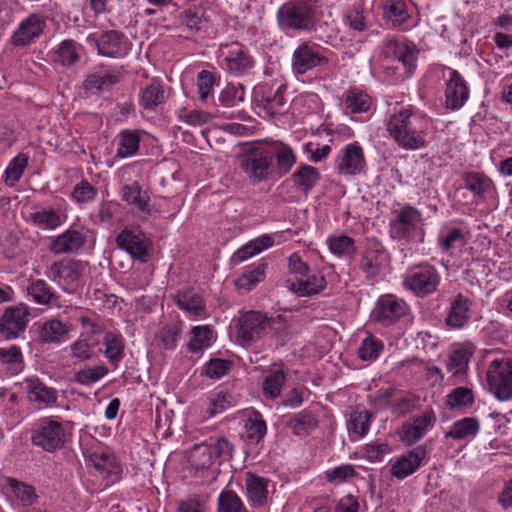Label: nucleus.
<instances>
[{"instance_id": "680f3d73", "label": "nucleus", "mask_w": 512, "mask_h": 512, "mask_svg": "<svg viewBox=\"0 0 512 512\" xmlns=\"http://www.w3.org/2000/svg\"><path fill=\"white\" fill-rule=\"evenodd\" d=\"M178 119L189 126L197 127L209 123L212 120V115L207 111L189 110L183 107L178 111Z\"/></svg>"}, {"instance_id": "338daca9", "label": "nucleus", "mask_w": 512, "mask_h": 512, "mask_svg": "<svg viewBox=\"0 0 512 512\" xmlns=\"http://www.w3.org/2000/svg\"><path fill=\"white\" fill-rule=\"evenodd\" d=\"M218 512H247L241 499L233 491H224L218 498Z\"/></svg>"}, {"instance_id": "052dcab7", "label": "nucleus", "mask_w": 512, "mask_h": 512, "mask_svg": "<svg viewBox=\"0 0 512 512\" xmlns=\"http://www.w3.org/2000/svg\"><path fill=\"white\" fill-rule=\"evenodd\" d=\"M383 350V343L381 340L375 338L371 334L362 341L358 348V356L361 360L371 361L375 360Z\"/></svg>"}, {"instance_id": "a18cd8bd", "label": "nucleus", "mask_w": 512, "mask_h": 512, "mask_svg": "<svg viewBox=\"0 0 512 512\" xmlns=\"http://www.w3.org/2000/svg\"><path fill=\"white\" fill-rule=\"evenodd\" d=\"M78 59V44L72 39L63 40L55 51L54 61L63 66H72Z\"/></svg>"}, {"instance_id": "f8f14e48", "label": "nucleus", "mask_w": 512, "mask_h": 512, "mask_svg": "<svg viewBox=\"0 0 512 512\" xmlns=\"http://www.w3.org/2000/svg\"><path fill=\"white\" fill-rule=\"evenodd\" d=\"M87 41L95 45L98 54L104 57L117 58L127 54L128 48L123 33L110 30L103 33L99 38L90 35Z\"/></svg>"}, {"instance_id": "69168bd1", "label": "nucleus", "mask_w": 512, "mask_h": 512, "mask_svg": "<svg viewBox=\"0 0 512 512\" xmlns=\"http://www.w3.org/2000/svg\"><path fill=\"white\" fill-rule=\"evenodd\" d=\"M94 344L87 339H78L70 346V357L73 363H82L89 360L93 355Z\"/></svg>"}, {"instance_id": "49530a36", "label": "nucleus", "mask_w": 512, "mask_h": 512, "mask_svg": "<svg viewBox=\"0 0 512 512\" xmlns=\"http://www.w3.org/2000/svg\"><path fill=\"white\" fill-rule=\"evenodd\" d=\"M139 144L140 137L137 131H122L119 136L117 156L126 158L136 154L139 149Z\"/></svg>"}, {"instance_id": "39448f33", "label": "nucleus", "mask_w": 512, "mask_h": 512, "mask_svg": "<svg viewBox=\"0 0 512 512\" xmlns=\"http://www.w3.org/2000/svg\"><path fill=\"white\" fill-rule=\"evenodd\" d=\"M487 382L495 397L501 401L512 398V361L495 358L487 370Z\"/></svg>"}, {"instance_id": "aec40b11", "label": "nucleus", "mask_w": 512, "mask_h": 512, "mask_svg": "<svg viewBox=\"0 0 512 512\" xmlns=\"http://www.w3.org/2000/svg\"><path fill=\"white\" fill-rule=\"evenodd\" d=\"M426 456V451L422 447H417L406 455L398 458L391 467V475L397 479H404L413 474L422 463Z\"/></svg>"}, {"instance_id": "9b49d317", "label": "nucleus", "mask_w": 512, "mask_h": 512, "mask_svg": "<svg viewBox=\"0 0 512 512\" xmlns=\"http://www.w3.org/2000/svg\"><path fill=\"white\" fill-rule=\"evenodd\" d=\"M328 64V58L320 53L317 44L301 43L293 53L292 68L297 74H304L317 66Z\"/></svg>"}, {"instance_id": "1a4fd4ad", "label": "nucleus", "mask_w": 512, "mask_h": 512, "mask_svg": "<svg viewBox=\"0 0 512 512\" xmlns=\"http://www.w3.org/2000/svg\"><path fill=\"white\" fill-rule=\"evenodd\" d=\"M393 219L389 223V233L394 240L411 239L421 221V212L406 204L393 211Z\"/></svg>"}, {"instance_id": "c03bdc74", "label": "nucleus", "mask_w": 512, "mask_h": 512, "mask_svg": "<svg viewBox=\"0 0 512 512\" xmlns=\"http://www.w3.org/2000/svg\"><path fill=\"white\" fill-rule=\"evenodd\" d=\"M478 430V421L474 418L467 417L456 421L451 429L446 433V437L461 440L475 436L478 433Z\"/></svg>"}, {"instance_id": "5701e85b", "label": "nucleus", "mask_w": 512, "mask_h": 512, "mask_svg": "<svg viewBox=\"0 0 512 512\" xmlns=\"http://www.w3.org/2000/svg\"><path fill=\"white\" fill-rule=\"evenodd\" d=\"M71 331V325L58 319H49L39 324L38 337L45 344H60Z\"/></svg>"}, {"instance_id": "f3484780", "label": "nucleus", "mask_w": 512, "mask_h": 512, "mask_svg": "<svg viewBox=\"0 0 512 512\" xmlns=\"http://www.w3.org/2000/svg\"><path fill=\"white\" fill-rule=\"evenodd\" d=\"M446 105L451 109L461 108L469 98L466 81L457 70L450 69L445 89Z\"/></svg>"}, {"instance_id": "bb28decb", "label": "nucleus", "mask_w": 512, "mask_h": 512, "mask_svg": "<svg viewBox=\"0 0 512 512\" xmlns=\"http://www.w3.org/2000/svg\"><path fill=\"white\" fill-rule=\"evenodd\" d=\"M50 272L55 279H63L66 283L70 284L80 278L83 272V265L79 260L63 259L52 263Z\"/></svg>"}, {"instance_id": "13d9d810", "label": "nucleus", "mask_w": 512, "mask_h": 512, "mask_svg": "<svg viewBox=\"0 0 512 512\" xmlns=\"http://www.w3.org/2000/svg\"><path fill=\"white\" fill-rule=\"evenodd\" d=\"M108 372V368L104 365L87 367L75 373L73 376V381L81 385L89 386L99 381L101 378L107 375Z\"/></svg>"}, {"instance_id": "6e6d98bb", "label": "nucleus", "mask_w": 512, "mask_h": 512, "mask_svg": "<svg viewBox=\"0 0 512 512\" xmlns=\"http://www.w3.org/2000/svg\"><path fill=\"white\" fill-rule=\"evenodd\" d=\"M191 340L188 344V349L191 352L201 351L211 344L212 330L209 326H195L191 330Z\"/></svg>"}, {"instance_id": "f257e3e1", "label": "nucleus", "mask_w": 512, "mask_h": 512, "mask_svg": "<svg viewBox=\"0 0 512 512\" xmlns=\"http://www.w3.org/2000/svg\"><path fill=\"white\" fill-rule=\"evenodd\" d=\"M277 21L282 30L312 31L316 25L315 7L311 0H290L278 9Z\"/></svg>"}, {"instance_id": "3c124183", "label": "nucleus", "mask_w": 512, "mask_h": 512, "mask_svg": "<svg viewBox=\"0 0 512 512\" xmlns=\"http://www.w3.org/2000/svg\"><path fill=\"white\" fill-rule=\"evenodd\" d=\"M383 17L389 20L393 26H401L409 18L406 4L400 0L391 1L384 7Z\"/></svg>"}, {"instance_id": "2eb2a0df", "label": "nucleus", "mask_w": 512, "mask_h": 512, "mask_svg": "<svg viewBox=\"0 0 512 512\" xmlns=\"http://www.w3.org/2000/svg\"><path fill=\"white\" fill-rule=\"evenodd\" d=\"M219 53L224 57L226 68L231 73L240 74L253 66L248 50L237 42L220 45Z\"/></svg>"}, {"instance_id": "ea45409f", "label": "nucleus", "mask_w": 512, "mask_h": 512, "mask_svg": "<svg viewBox=\"0 0 512 512\" xmlns=\"http://www.w3.org/2000/svg\"><path fill=\"white\" fill-rule=\"evenodd\" d=\"M372 104L370 96L357 88H350L345 94V106L352 113L367 112Z\"/></svg>"}, {"instance_id": "0e129e2a", "label": "nucleus", "mask_w": 512, "mask_h": 512, "mask_svg": "<svg viewBox=\"0 0 512 512\" xmlns=\"http://www.w3.org/2000/svg\"><path fill=\"white\" fill-rule=\"evenodd\" d=\"M465 187L477 196H483L490 188V179L477 172H469L464 176Z\"/></svg>"}, {"instance_id": "bf43d9fd", "label": "nucleus", "mask_w": 512, "mask_h": 512, "mask_svg": "<svg viewBox=\"0 0 512 512\" xmlns=\"http://www.w3.org/2000/svg\"><path fill=\"white\" fill-rule=\"evenodd\" d=\"M31 220L41 229L53 230L61 225V218L53 209L41 210L32 213Z\"/></svg>"}, {"instance_id": "20e7f679", "label": "nucleus", "mask_w": 512, "mask_h": 512, "mask_svg": "<svg viewBox=\"0 0 512 512\" xmlns=\"http://www.w3.org/2000/svg\"><path fill=\"white\" fill-rule=\"evenodd\" d=\"M67 440L62 423L52 417H44L34 424L31 430V442L46 452H54L64 447Z\"/></svg>"}, {"instance_id": "8fccbe9b", "label": "nucleus", "mask_w": 512, "mask_h": 512, "mask_svg": "<svg viewBox=\"0 0 512 512\" xmlns=\"http://www.w3.org/2000/svg\"><path fill=\"white\" fill-rule=\"evenodd\" d=\"M267 264L260 263L250 271L243 273L239 278L235 280V285L238 289L250 291L255 287L256 284L263 281L265 277V270Z\"/></svg>"}, {"instance_id": "a878e982", "label": "nucleus", "mask_w": 512, "mask_h": 512, "mask_svg": "<svg viewBox=\"0 0 512 512\" xmlns=\"http://www.w3.org/2000/svg\"><path fill=\"white\" fill-rule=\"evenodd\" d=\"M285 90L286 87L281 85L274 93L271 91L260 93V91H257L256 102L258 107L262 108L270 116L283 113L286 105L284 98Z\"/></svg>"}, {"instance_id": "f03ea898", "label": "nucleus", "mask_w": 512, "mask_h": 512, "mask_svg": "<svg viewBox=\"0 0 512 512\" xmlns=\"http://www.w3.org/2000/svg\"><path fill=\"white\" fill-rule=\"evenodd\" d=\"M274 156L275 151L268 147H250L239 157V167L252 184H258L273 174Z\"/></svg>"}, {"instance_id": "de8ad7c7", "label": "nucleus", "mask_w": 512, "mask_h": 512, "mask_svg": "<svg viewBox=\"0 0 512 512\" xmlns=\"http://www.w3.org/2000/svg\"><path fill=\"white\" fill-rule=\"evenodd\" d=\"M474 402L473 392L467 387H457L453 389L447 396L445 405L450 410L461 409L471 406Z\"/></svg>"}, {"instance_id": "6e6552de", "label": "nucleus", "mask_w": 512, "mask_h": 512, "mask_svg": "<svg viewBox=\"0 0 512 512\" xmlns=\"http://www.w3.org/2000/svg\"><path fill=\"white\" fill-rule=\"evenodd\" d=\"M268 332V317L258 311H248L238 319L237 339L249 346L262 339Z\"/></svg>"}, {"instance_id": "4c0bfd02", "label": "nucleus", "mask_w": 512, "mask_h": 512, "mask_svg": "<svg viewBox=\"0 0 512 512\" xmlns=\"http://www.w3.org/2000/svg\"><path fill=\"white\" fill-rule=\"evenodd\" d=\"M287 425L294 435L303 436L317 428L318 420L311 412L302 411L292 417Z\"/></svg>"}, {"instance_id": "9d476101", "label": "nucleus", "mask_w": 512, "mask_h": 512, "mask_svg": "<svg viewBox=\"0 0 512 512\" xmlns=\"http://www.w3.org/2000/svg\"><path fill=\"white\" fill-rule=\"evenodd\" d=\"M29 308L23 304L8 307L0 318V334L5 340L16 339L28 325Z\"/></svg>"}, {"instance_id": "4468645a", "label": "nucleus", "mask_w": 512, "mask_h": 512, "mask_svg": "<svg viewBox=\"0 0 512 512\" xmlns=\"http://www.w3.org/2000/svg\"><path fill=\"white\" fill-rule=\"evenodd\" d=\"M406 314V304L393 295L381 296L373 311L375 321L384 326H390Z\"/></svg>"}, {"instance_id": "79ce46f5", "label": "nucleus", "mask_w": 512, "mask_h": 512, "mask_svg": "<svg viewBox=\"0 0 512 512\" xmlns=\"http://www.w3.org/2000/svg\"><path fill=\"white\" fill-rule=\"evenodd\" d=\"M246 440L249 444H258L265 436L267 427L261 414L257 411L245 423Z\"/></svg>"}, {"instance_id": "6ab92c4d", "label": "nucleus", "mask_w": 512, "mask_h": 512, "mask_svg": "<svg viewBox=\"0 0 512 512\" xmlns=\"http://www.w3.org/2000/svg\"><path fill=\"white\" fill-rule=\"evenodd\" d=\"M45 22L36 14L28 16L21 22L19 28L12 36V43L15 46H27L43 32Z\"/></svg>"}, {"instance_id": "a19ab883", "label": "nucleus", "mask_w": 512, "mask_h": 512, "mask_svg": "<svg viewBox=\"0 0 512 512\" xmlns=\"http://www.w3.org/2000/svg\"><path fill=\"white\" fill-rule=\"evenodd\" d=\"M372 414L366 409H356L350 413L347 423L348 431L359 437L365 436L370 427Z\"/></svg>"}, {"instance_id": "b1692460", "label": "nucleus", "mask_w": 512, "mask_h": 512, "mask_svg": "<svg viewBox=\"0 0 512 512\" xmlns=\"http://www.w3.org/2000/svg\"><path fill=\"white\" fill-rule=\"evenodd\" d=\"M472 301L465 297L463 294H457L451 302L449 312L445 319V323L448 327L453 329H460L470 319V307Z\"/></svg>"}, {"instance_id": "423d86ee", "label": "nucleus", "mask_w": 512, "mask_h": 512, "mask_svg": "<svg viewBox=\"0 0 512 512\" xmlns=\"http://www.w3.org/2000/svg\"><path fill=\"white\" fill-rule=\"evenodd\" d=\"M440 280V274L433 265L422 263L407 274L403 285L418 297H425L436 292Z\"/></svg>"}, {"instance_id": "a211bd4d", "label": "nucleus", "mask_w": 512, "mask_h": 512, "mask_svg": "<svg viewBox=\"0 0 512 512\" xmlns=\"http://www.w3.org/2000/svg\"><path fill=\"white\" fill-rule=\"evenodd\" d=\"M385 254L384 246L377 239L369 241V246L363 254L359 265L366 278H373L380 273L386 257Z\"/></svg>"}, {"instance_id": "393cba45", "label": "nucleus", "mask_w": 512, "mask_h": 512, "mask_svg": "<svg viewBox=\"0 0 512 512\" xmlns=\"http://www.w3.org/2000/svg\"><path fill=\"white\" fill-rule=\"evenodd\" d=\"M84 243L85 238L82 233L76 230H67L51 239L49 249L54 254L70 253L78 250Z\"/></svg>"}, {"instance_id": "5fc2aeb1", "label": "nucleus", "mask_w": 512, "mask_h": 512, "mask_svg": "<svg viewBox=\"0 0 512 512\" xmlns=\"http://www.w3.org/2000/svg\"><path fill=\"white\" fill-rule=\"evenodd\" d=\"M28 159L26 154L20 153L9 163L5 171L6 185L13 187L20 180L28 165Z\"/></svg>"}, {"instance_id": "4be33fe9", "label": "nucleus", "mask_w": 512, "mask_h": 512, "mask_svg": "<svg viewBox=\"0 0 512 512\" xmlns=\"http://www.w3.org/2000/svg\"><path fill=\"white\" fill-rule=\"evenodd\" d=\"M386 48L388 53L402 62L409 75L414 72L419 51L412 42L391 39L387 41Z\"/></svg>"}, {"instance_id": "58836bf2", "label": "nucleus", "mask_w": 512, "mask_h": 512, "mask_svg": "<svg viewBox=\"0 0 512 512\" xmlns=\"http://www.w3.org/2000/svg\"><path fill=\"white\" fill-rule=\"evenodd\" d=\"M327 245L330 252L337 257L352 258L356 253L355 241L348 235L330 236Z\"/></svg>"}, {"instance_id": "7ed1b4c3", "label": "nucleus", "mask_w": 512, "mask_h": 512, "mask_svg": "<svg viewBox=\"0 0 512 512\" xmlns=\"http://www.w3.org/2000/svg\"><path fill=\"white\" fill-rule=\"evenodd\" d=\"M412 112L403 109L390 116L387 131L390 137L406 150H416L424 146L425 140L411 121Z\"/></svg>"}, {"instance_id": "7c9ffc66", "label": "nucleus", "mask_w": 512, "mask_h": 512, "mask_svg": "<svg viewBox=\"0 0 512 512\" xmlns=\"http://www.w3.org/2000/svg\"><path fill=\"white\" fill-rule=\"evenodd\" d=\"M165 101V90L157 80H152L140 93L139 105L145 109L154 111Z\"/></svg>"}, {"instance_id": "c85d7f7f", "label": "nucleus", "mask_w": 512, "mask_h": 512, "mask_svg": "<svg viewBox=\"0 0 512 512\" xmlns=\"http://www.w3.org/2000/svg\"><path fill=\"white\" fill-rule=\"evenodd\" d=\"M320 180V173L315 167L302 165L292 174L294 187L308 195Z\"/></svg>"}, {"instance_id": "473e14b6", "label": "nucleus", "mask_w": 512, "mask_h": 512, "mask_svg": "<svg viewBox=\"0 0 512 512\" xmlns=\"http://www.w3.org/2000/svg\"><path fill=\"white\" fill-rule=\"evenodd\" d=\"M274 240L269 235L261 236L253 241H250L240 249H238L231 257L232 264H239L250 257L259 254L263 250L271 247Z\"/></svg>"}, {"instance_id": "c9c22d12", "label": "nucleus", "mask_w": 512, "mask_h": 512, "mask_svg": "<svg viewBox=\"0 0 512 512\" xmlns=\"http://www.w3.org/2000/svg\"><path fill=\"white\" fill-rule=\"evenodd\" d=\"M26 383L31 400L45 405H51L56 402L57 392L53 388L47 387L38 378L28 379Z\"/></svg>"}, {"instance_id": "c756f323", "label": "nucleus", "mask_w": 512, "mask_h": 512, "mask_svg": "<svg viewBox=\"0 0 512 512\" xmlns=\"http://www.w3.org/2000/svg\"><path fill=\"white\" fill-rule=\"evenodd\" d=\"M6 485L10 493L23 507H30L38 501V495L32 485L11 477L6 479Z\"/></svg>"}, {"instance_id": "ddd939ff", "label": "nucleus", "mask_w": 512, "mask_h": 512, "mask_svg": "<svg viewBox=\"0 0 512 512\" xmlns=\"http://www.w3.org/2000/svg\"><path fill=\"white\" fill-rule=\"evenodd\" d=\"M121 196L122 200L127 205L132 206L142 219H147L156 212L151 204L149 192L142 190L137 181L124 185L121 189Z\"/></svg>"}, {"instance_id": "37998d69", "label": "nucleus", "mask_w": 512, "mask_h": 512, "mask_svg": "<svg viewBox=\"0 0 512 512\" xmlns=\"http://www.w3.org/2000/svg\"><path fill=\"white\" fill-rule=\"evenodd\" d=\"M286 373L282 369L271 371L262 384L263 395L267 399H276L285 383Z\"/></svg>"}, {"instance_id": "09e8293b", "label": "nucleus", "mask_w": 512, "mask_h": 512, "mask_svg": "<svg viewBox=\"0 0 512 512\" xmlns=\"http://www.w3.org/2000/svg\"><path fill=\"white\" fill-rule=\"evenodd\" d=\"M209 444L196 445L190 453L189 462L195 470L209 468L214 463V457Z\"/></svg>"}, {"instance_id": "4d7b16f0", "label": "nucleus", "mask_w": 512, "mask_h": 512, "mask_svg": "<svg viewBox=\"0 0 512 512\" xmlns=\"http://www.w3.org/2000/svg\"><path fill=\"white\" fill-rule=\"evenodd\" d=\"M103 344L105 346V355L108 360L114 364H117L123 357L124 344L123 339L120 335L108 333Z\"/></svg>"}, {"instance_id": "603ef678", "label": "nucleus", "mask_w": 512, "mask_h": 512, "mask_svg": "<svg viewBox=\"0 0 512 512\" xmlns=\"http://www.w3.org/2000/svg\"><path fill=\"white\" fill-rule=\"evenodd\" d=\"M27 292L36 303L41 305L50 304L53 299L57 298L47 283L41 279L31 282L27 287Z\"/></svg>"}, {"instance_id": "412c9836", "label": "nucleus", "mask_w": 512, "mask_h": 512, "mask_svg": "<svg viewBox=\"0 0 512 512\" xmlns=\"http://www.w3.org/2000/svg\"><path fill=\"white\" fill-rule=\"evenodd\" d=\"M434 421L435 417L432 410L424 412L421 416L414 417L411 423L403 425L402 441L408 445L414 444L426 434Z\"/></svg>"}, {"instance_id": "f704fd0d", "label": "nucleus", "mask_w": 512, "mask_h": 512, "mask_svg": "<svg viewBox=\"0 0 512 512\" xmlns=\"http://www.w3.org/2000/svg\"><path fill=\"white\" fill-rule=\"evenodd\" d=\"M247 493L254 506H262L267 502L268 481L260 476L248 474L246 480Z\"/></svg>"}, {"instance_id": "72a5a7b5", "label": "nucleus", "mask_w": 512, "mask_h": 512, "mask_svg": "<svg viewBox=\"0 0 512 512\" xmlns=\"http://www.w3.org/2000/svg\"><path fill=\"white\" fill-rule=\"evenodd\" d=\"M287 287L299 296H310L320 293L326 287V280L322 275H311L306 280L287 281Z\"/></svg>"}, {"instance_id": "2f4dec72", "label": "nucleus", "mask_w": 512, "mask_h": 512, "mask_svg": "<svg viewBox=\"0 0 512 512\" xmlns=\"http://www.w3.org/2000/svg\"><path fill=\"white\" fill-rule=\"evenodd\" d=\"M119 80L120 74L116 71L92 73L86 77L83 83V87L86 90V92L90 94H98L102 90L107 89L110 86L118 83Z\"/></svg>"}, {"instance_id": "e433bc0d", "label": "nucleus", "mask_w": 512, "mask_h": 512, "mask_svg": "<svg viewBox=\"0 0 512 512\" xmlns=\"http://www.w3.org/2000/svg\"><path fill=\"white\" fill-rule=\"evenodd\" d=\"M180 23L194 32L208 28V19L205 16L204 8L201 6H194L183 11L180 15Z\"/></svg>"}, {"instance_id": "864d4df0", "label": "nucleus", "mask_w": 512, "mask_h": 512, "mask_svg": "<svg viewBox=\"0 0 512 512\" xmlns=\"http://www.w3.org/2000/svg\"><path fill=\"white\" fill-rule=\"evenodd\" d=\"M89 459L93 464L94 468L102 475L109 476L114 473L117 465L115 456L106 451L93 452Z\"/></svg>"}, {"instance_id": "774afa93", "label": "nucleus", "mask_w": 512, "mask_h": 512, "mask_svg": "<svg viewBox=\"0 0 512 512\" xmlns=\"http://www.w3.org/2000/svg\"><path fill=\"white\" fill-rule=\"evenodd\" d=\"M207 495L192 494L181 500L177 512H206Z\"/></svg>"}, {"instance_id": "cd10ccee", "label": "nucleus", "mask_w": 512, "mask_h": 512, "mask_svg": "<svg viewBox=\"0 0 512 512\" xmlns=\"http://www.w3.org/2000/svg\"><path fill=\"white\" fill-rule=\"evenodd\" d=\"M173 298L175 304L181 310L187 311L194 316H200L204 312L205 302L203 298L190 288L178 291Z\"/></svg>"}, {"instance_id": "dca6fc26", "label": "nucleus", "mask_w": 512, "mask_h": 512, "mask_svg": "<svg viewBox=\"0 0 512 512\" xmlns=\"http://www.w3.org/2000/svg\"><path fill=\"white\" fill-rule=\"evenodd\" d=\"M366 161L363 149L356 143L345 146L338 157L336 167L342 175H357L365 168Z\"/></svg>"}, {"instance_id": "e2e57ef3", "label": "nucleus", "mask_w": 512, "mask_h": 512, "mask_svg": "<svg viewBox=\"0 0 512 512\" xmlns=\"http://www.w3.org/2000/svg\"><path fill=\"white\" fill-rule=\"evenodd\" d=\"M289 324L281 315L276 317H268V331L277 340L280 345H284L290 338Z\"/></svg>"}, {"instance_id": "0eeeda50", "label": "nucleus", "mask_w": 512, "mask_h": 512, "mask_svg": "<svg viewBox=\"0 0 512 512\" xmlns=\"http://www.w3.org/2000/svg\"><path fill=\"white\" fill-rule=\"evenodd\" d=\"M118 248L128 253L133 260L140 263L148 262L150 258L151 241L144 232L125 227L115 238Z\"/></svg>"}]
</instances>
